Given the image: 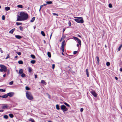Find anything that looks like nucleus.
Instances as JSON below:
<instances>
[{"instance_id": "nucleus-1", "label": "nucleus", "mask_w": 122, "mask_h": 122, "mask_svg": "<svg viewBox=\"0 0 122 122\" xmlns=\"http://www.w3.org/2000/svg\"><path fill=\"white\" fill-rule=\"evenodd\" d=\"M20 15L21 16V18H22V20L27 19L28 17V15L23 12H21L20 13Z\"/></svg>"}, {"instance_id": "nucleus-2", "label": "nucleus", "mask_w": 122, "mask_h": 122, "mask_svg": "<svg viewBox=\"0 0 122 122\" xmlns=\"http://www.w3.org/2000/svg\"><path fill=\"white\" fill-rule=\"evenodd\" d=\"M26 95L27 98L29 100H32L33 99V97L31 92L27 91L26 92Z\"/></svg>"}, {"instance_id": "nucleus-3", "label": "nucleus", "mask_w": 122, "mask_h": 122, "mask_svg": "<svg viewBox=\"0 0 122 122\" xmlns=\"http://www.w3.org/2000/svg\"><path fill=\"white\" fill-rule=\"evenodd\" d=\"M75 18H77V19H75L74 20L77 22L82 23H83L84 21L82 17H74Z\"/></svg>"}, {"instance_id": "nucleus-4", "label": "nucleus", "mask_w": 122, "mask_h": 122, "mask_svg": "<svg viewBox=\"0 0 122 122\" xmlns=\"http://www.w3.org/2000/svg\"><path fill=\"white\" fill-rule=\"evenodd\" d=\"M0 67L1 68V69H0V72L4 71L5 72H6L7 71V68L4 65H0Z\"/></svg>"}, {"instance_id": "nucleus-5", "label": "nucleus", "mask_w": 122, "mask_h": 122, "mask_svg": "<svg viewBox=\"0 0 122 122\" xmlns=\"http://www.w3.org/2000/svg\"><path fill=\"white\" fill-rule=\"evenodd\" d=\"M65 41H63L61 43V49L62 51L63 52L64 51V46H65Z\"/></svg>"}, {"instance_id": "nucleus-6", "label": "nucleus", "mask_w": 122, "mask_h": 122, "mask_svg": "<svg viewBox=\"0 0 122 122\" xmlns=\"http://www.w3.org/2000/svg\"><path fill=\"white\" fill-rule=\"evenodd\" d=\"M61 109L62 110H63V112H64L68 110V109L66 108V107L64 105H62L61 106Z\"/></svg>"}, {"instance_id": "nucleus-7", "label": "nucleus", "mask_w": 122, "mask_h": 122, "mask_svg": "<svg viewBox=\"0 0 122 122\" xmlns=\"http://www.w3.org/2000/svg\"><path fill=\"white\" fill-rule=\"evenodd\" d=\"M91 93L95 97H97V94L95 91H92L91 92Z\"/></svg>"}, {"instance_id": "nucleus-8", "label": "nucleus", "mask_w": 122, "mask_h": 122, "mask_svg": "<svg viewBox=\"0 0 122 122\" xmlns=\"http://www.w3.org/2000/svg\"><path fill=\"white\" fill-rule=\"evenodd\" d=\"M2 109H5L9 107L8 105L7 104H2Z\"/></svg>"}, {"instance_id": "nucleus-9", "label": "nucleus", "mask_w": 122, "mask_h": 122, "mask_svg": "<svg viewBox=\"0 0 122 122\" xmlns=\"http://www.w3.org/2000/svg\"><path fill=\"white\" fill-rule=\"evenodd\" d=\"M17 21H21L22 20V18H21V16L18 15L17 17Z\"/></svg>"}, {"instance_id": "nucleus-10", "label": "nucleus", "mask_w": 122, "mask_h": 122, "mask_svg": "<svg viewBox=\"0 0 122 122\" xmlns=\"http://www.w3.org/2000/svg\"><path fill=\"white\" fill-rule=\"evenodd\" d=\"M8 96L10 97H12L14 94V93L12 92H10L7 93Z\"/></svg>"}, {"instance_id": "nucleus-11", "label": "nucleus", "mask_w": 122, "mask_h": 122, "mask_svg": "<svg viewBox=\"0 0 122 122\" xmlns=\"http://www.w3.org/2000/svg\"><path fill=\"white\" fill-rule=\"evenodd\" d=\"M23 70L22 69H20L19 71V73L20 75L23 73Z\"/></svg>"}, {"instance_id": "nucleus-12", "label": "nucleus", "mask_w": 122, "mask_h": 122, "mask_svg": "<svg viewBox=\"0 0 122 122\" xmlns=\"http://www.w3.org/2000/svg\"><path fill=\"white\" fill-rule=\"evenodd\" d=\"M41 83L43 84L46 85V83L45 81L43 80H42L41 81Z\"/></svg>"}, {"instance_id": "nucleus-13", "label": "nucleus", "mask_w": 122, "mask_h": 122, "mask_svg": "<svg viewBox=\"0 0 122 122\" xmlns=\"http://www.w3.org/2000/svg\"><path fill=\"white\" fill-rule=\"evenodd\" d=\"M8 96L7 94H5L4 95H3L2 96H1V97H2L4 98H7Z\"/></svg>"}, {"instance_id": "nucleus-14", "label": "nucleus", "mask_w": 122, "mask_h": 122, "mask_svg": "<svg viewBox=\"0 0 122 122\" xmlns=\"http://www.w3.org/2000/svg\"><path fill=\"white\" fill-rule=\"evenodd\" d=\"M15 37L17 39H20L22 38L21 36L19 35H16Z\"/></svg>"}, {"instance_id": "nucleus-15", "label": "nucleus", "mask_w": 122, "mask_h": 122, "mask_svg": "<svg viewBox=\"0 0 122 122\" xmlns=\"http://www.w3.org/2000/svg\"><path fill=\"white\" fill-rule=\"evenodd\" d=\"M86 73L87 76L88 77L89 76V75L88 70V69H86Z\"/></svg>"}, {"instance_id": "nucleus-16", "label": "nucleus", "mask_w": 122, "mask_h": 122, "mask_svg": "<svg viewBox=\"0 0 122 122\" xmlns=\"http://www.w3.org/2000/svg\"><path fill=\"white\" fill-rule=\"evenodd\" d=\"M77 42L78 43L79 45L81 46V41L80 39H78V40H77Z\"/></svg>"}, {"instance_id": "nucleus-17", "label": "nucleus", "mask_w": 122, "mask_h": 122, "mask_svg": "<svg viewBox=\"0 0 122 122\" xmlns=\"http://www.w3.org/2000/svg\"><path fill=\"white\" fill-rule=\"evenodd\" d=\"M65 37L64 36H62L61 38L60 39V42L61 41L63 40L64 38Z\"/></svg>"}, {"instance_id": "nucleus-18", "label": "nucleus", "mask_w": 122, "mask_h": 122, "mask_svg": "<svg viewBox=\"0 0 122 122\" xmlns=\"http://www.w3.org/2000/svg\"><path fill=\"white\" fill-rule=\"evenodd\" d=\"M122 47V44L117 49V51H119L121 50V48Z\"/></svg>"}, {"instance_id": "nucleus-19", "label": "nucleus", "mask_w": 122, "mask_h": 122, "mask_svg": "<svg viewBox=\"0 0 122 122\" xmlns=\"http://www.w3.org/2000/svg\"><path fill=\"white\" fill-rule=\"evenodd\" d=\"M5 10L6 11H8L10 10V8L8 7H5Z\"/></svg>"}, {"instance_id": "nucleus-20", "label": "nucleus", "mask_w": 122, "mask_h": 122, "mask_svg": "<svg viewBox=\"0 0 122 122\" xmlns=\"http://www.w3.org/2000/svg\"><path fill=\"white\" fill-rule=\"evenodd\" d=\"M47 55L50 58L51 57V54L50 52H47Z\"/></svg>"}, {"instance_id": "nucleus-21", "label": "nucleus", "mask_w": 122, "mask_h": 122, "mask_svg": "<svg viewBox=\"0 0 122 122\" xmlns=\"http://www.w3.org/2000/svg\"><path fill=\"white\" fill-rule=\"evenodd\" d=\"M21 76L23 77H25V74L24 73H23L21 75Z\"/></svg>"}, {"instance_id": "nucleus-22", "label": "nucleus", "mask_w": 122, "mask_h": 122, "mask_svg": "<svg viewBox=\"0 0 122 122\" xmlns=\"http://www.w3.org/2000/svg\"><path fill=\"white\" fill-rule=\"evenodd\" d=\"M3 117L4 118H5L6 119H8V116L6 115L4 116Z\"/></svg>"}, {"instance_id": "nucleus-23", "label": "nucleus", "mask_w": 122, "mask_h": 122, "mask_svg": "<svg viewBox=\"0 0 122 122\" xmlns=\"http://www.w3.org/2000/svg\"><path fill=\"white\" fill-rule=\"evenodd\" d=\"M17 7L18 8H23V6L21 5H17Z\"/></svg>"}, {"instance_id": "nucleus-24", "label": "nucleus", "mask_w": 122, "mask_h": 122, "mask_svg": "<svg viewBox=\"0 0 122 122\" xmlns=\"http://www.w3.org/2000/svg\"><path fill=\"white\" fill-rule=\"evenodd\" d=\"M18 63L20 64H22L23 63V62L22 61H18Z\"/></svg>"}, {"instance_id": "nucleus-25", "label": "nucleus", "mask_w": 122, "mask_h": 122, "mask_svg": "<svg viewBox=\"0 0 122 122\" xmlns=\"http://www.w3.org/2000/svg\"><path fill=\"white\" fill-rule=\"evenodd\" d=\"M41 34L43 36H45V35L44 31H41Z\"/></svg>"}, {"instance_id": "nucleus-26", "label": "nucleus", "mask_w": 122, "mask_h": 122, "mask_svg": "<svg viewBox=\"0 0 122 122\" xmlns=\"http://www.w3.org/2000/svg\"><path fill=\"white\" fill-rule=\"evenodd\" d=\"M56 109L58 110H59L60 109L59 107V105L58 104L56 105Z\"/></svg>"}, {"instance_id": "nucleus-27", "label": "nucleus", "mask_w": 122, "mask_h": 122, "mask_svg": "<svg viewBox=\"0 0 122 122\" xmlns=\"http://www.w3.org/2000/svg\"><path fill=\"white\" fill-rule=\"evenodd\" d=\"M36 62V61L35 60H33L30 61V62L31 63L34 64Z\"/></svg>"}, {"instance_id": "nucleus-28", "label": "nucleus", "mask_w": 122, "mask_h": 122, "mask_svg": "<svg viewBox=\"0 0 122 122\" xmlns=\"http://www.w3.org/2000/svg\"><path fill=\"white\" fill-rule=\"evenodd\" d=\"M35 17H33L32 20H30V22H33V21H34L35 20Z\"/></svg>"}, {"instance_id": "nucleus-29", "label": "nucleus", "mask_w": 122, "mask_h": 122, "mask_svg": "<svg viewBox=\"0 0 122 122\" xmlns=\"http://www.w3.org/2000/svg\"><path fill=\"white\" fill-rule=\"evenodd\" d=\"M10 117L11 118H13L14 117L13 115L12 114H9Z\"/></svg>"}, {"instance_id": "nucleus-30", "label": "nucleus", "mask_w": 122, "mask_h": 122, "mask_svg": "<svg viewBox=\"0 0 122 122\" xmlns=\"http://www.w3.org/2000/svg\"><path fill=\"white\" fill-rule=\"evenodd\" d=\"M30 56L33 59H35L36 58V57L35 56L33 55H30Z\"/></svg>"}, {"instance_id": "nucleus-31", "label": "nucleus", "mask_w": 122, "mask_h": 122, "mask_svg": "<svg viewBox=\"0 0 122 122\" xmlns=\"http://www.w3.org/2000/svg\"><path fill=\"white\" fill-rule=\"evenodd\" d=\"M46 3L47 4H52V2L51 1H47Z\"/></svg>"}, {"instance_id": "nucleus-32", "label": "nucleus", "mask_w": 122, "mask_h": 122, "mask_svg": "<svg viewBox=\"0 0 122 122\" xmlns=\"http://www.w3.org/2000/svg\"><path fill=\"white\" fill-rule=\"evenodd\" d=\"M29 121H30L32 122H34L35 121L32 118H30L29 120Z\"/></svg>"}, {"instance_id": "nucleus-33", "label": "nucleus", "mask_w": 122, "mask_h": 122, "mask_svg": "<svg viewBox=\"0 0 122 122\" xmlns=\"http://www.w3.org/2000/svg\"><path fill=\"white\" fill-rule=\"evenodd\" d=\"M19 27L20 30H21V31H22L23 30V27H22L21 26H20Z\"/></svg>"}, {"instance_id": "nucleus-34", "label": "nucleus", "mask_w": 122, "mask_h": 122, "mask_svg": "<svg viewBox=\"0 0 122 122\" xmlns=\"http://www.w3.org/2000/svg\"><path fill=\"white\" fill-rule=\"evenodd\" d=\"M5 92V89H0V92Z\"/></svg>"}, {"instance_id": "nucleus-35", "label": "nucleus", "mask_w": 122, "mask_h": 122, "mask_svg": "<svg viewBox=\"0 0 122 122\" xmlns=\"http://www.w3.org/2000/svg\"><path fill=\"white\" fill-rule=\"evenodd\" d=\"M29 72L31 73L32 71V69L30 67H29V70H28Z\"/></svg>"}, {"instance_id": "nucleus-36", "label": "nucleus", "mask_w": 122, "mask_h": 122, "mask_svg": "<svg viewBox=\"0 0 122 122\" xmlns=\"http://www.w3.org/2000/svg\"><path fill=\"white\" fill-rule=\"evenodd\" d=\"M73 39L75 40H76L77 41L79 39L78 38L76 37L75 36H73Z\"/></svg>"}, {"instance_id": "nucleus-37", "label": "nucleus", "mask_w": 122, "mask_h": 122, "mask_svg": "<svg viewBox=\"0 0 122 122\" xmlns=\"http://www.w3.org/2000/svg\"><path fill=\"white\" fill-rule=\"evenodd\" d=\"M64 104L67 107H70V105L66 102L64 103Z\"/></svg>"}, {"instance_id": "nucleus-38", "label": "nucleus", "mask_w": 122, "mask_h": 122, "mask_svg": "<svg viewBox=\"0 0 122 122\" xmlns=\"http://www.w3.org/2000/svg\"><path fill=\"white\" fill-rule=\"evenodd\" d=\"M25 89L27 90H29L30 89V88L29 87L27 86L25 87Z\"/></svg>"}, {"instance_id": "nucleus-39", "label": "nucleus", "mask_w": 122, "mask_h": 122, "mask_svg": "<svg viewBox=\"0 0 122 122\" xmlns=\"http://www.w3.org/2000/svg\"><path fill=\"white\" fill-rule=\"evenodd\" d=\"M14 32L13 30H11L10 31H9V33H11V34H12Z\"/></svg>"}, {"instance_id": "nucleus-40", "label": "nucleus", "mask_w": 122, "mask_h": 122, "mask_svg": "<svg viewBox=\"0 0 122 122\" xmlns=\"http://www.w3.org/2000/svg\"><path fill=\"white\" fill-rule=\"evenodd\" d=\"M110 65V63L109 62H107L106 63V65L107 66H109Z\"/></svg>"}, {"instance_id": "nucleus-41", "label": "nucleus", "mask_w": 122, "mask_h": 122, "mask_svg": "<svg viewBox=\"0 0 122 122\" xmlns=\"http://www.w3.org/2000/svg\"><path fill=\"white\" fill-rule=\"evenodd\" d=\"M16 25H19L22 24V23H19V22H16Z\"/></svg>"}, {"instance_id": "nucleus-42", "label": "nucleus", "mask_w": 122, "mask_h": 122, "mask_svg": "<svg viewBox=\"0 0 122 122\" xmlns=\"http://www.w3.org/2000/svg\"><path fill=\"white\" fill-rule=\"evenodd\" d=\"M97 61L98 63L99 61V59L98 56L97 57Z\"/></svg>"}, {"instance_id": "nucleus-43", "label": "nucleus", "mask_w": 122, "mask_h": 122, "mask_svg": "<svg viewBox=\"0 0 122 122\" xmlns=\"http://www.w3.org/2000/svg\"><path fill=\"white\" fill-rule=\"evenodd\" d=\"M53 15H56V16H58V14H56L54 13H53Z\"/></svg>"}, {"instance_id": "nucleus-44", "label": "nucleus", "mask_w": 122, "mask_h": 122, "mask_svg": "<svg viewBox=\"0 0 122 122\" xmlns=\"http://www.w3.org/2000/svg\"><path fill=\"white\" fill-rule=\"evenodd\" d=\"M2 20H4L5 19V17L4 15H3L2 17Z\"/></svg>"}, {"instance_id": "nucleus-45", "label": "nucleus", "mask_w": 122, "mask_h": 122, "mask_svg": "<svg viewBox=\"0 0 122 122\" xmlns=\"http://www.w3.org/2000/svg\"><path fill=\"white\" fill-rule=\"evenodd\" d=\"M109 7L110 8H112V5L110 4H109Z\"/></svg>"}, {"instance_id": "nucleus-46", "label": "nucleus", "mask_w": 122, "mask_h": 122, "mask_svg": "<svg viewBox=\"0 0 122 122\" xmlns=\"http://www.w3.org/2000/svg\"><path fill=\"white\" fill-rule=\"evenodd\" d=\"M13 81H11L10 82L9 84L10 85H11L13 84Z\"/></svg>"}, {"instance_id": "nucleus-47", "label": "nucleus", "mask_w": 122, "mask_h": 122, "mask_svg": "<svg viewBox=\"0 0 122 122\" xmlns=\"http://www.w3.org/2000/svg\"><path fill=\"white\" fill-rule=\"evenodd\" d=\"M18 55H21V53L20 52H17L16 53Z\"/></svg>"}, {"instance_id": "nucleus-48", "label": "nucleus", "mask_w": 122, "mask_h": 122, "mask_svg": "<svg viewBox=\"0 0 122 122\" xmlns=\"http://www.w3.org/2000/svg\"><path fill=\"white\" fill-rule=\"evenodd\" d=\"M55 65L54 64H53L52 65V68L54 69L55 68Z\"/></svg>"}, {"instance_id": "nucleus-49", "label": "nucleus", "mask_w": 122, "mask_h": 122, "mask_svg": "<svg viewBox=\"0 0 122 122\" xmlns=\"http://www.w3.org/2000/svg\"><path fill=\"white\" fill-rule=\"evenodd\" d=\"M9 56V54H8L7 56V57H6V58L5 59H7V58H10V57Z\"/></svg>"}, {"instance_id": "nucleus-50", "label": "nucleus", "mask_w": 122, "mask_h": 122, "mask_svg": "<svg viewBox=\"0 0 122 122\" xmlns=\"http://www.w3.org/2000/svg\"><path fill=\"white\" fill-rule=\"evenodd\" d=\"M77 51H74L73 52V53H74V54H75L77 53Z\"/></svg>"}, {"instance_id": "nucleus-51", "label": "nucleus", "mask_w": 122, "mask_h": 122, "mask_svg": "<svg viewBox=\"0 0 122 122\" xmlns=\"http://www.w3.org/2000/svg\"><path fill=\"white\" fill-rule=\"evenodd\" d=\"M68 24L69 26H71V23L69 21L68 23Z\"/></svg>"}, {"instance_id": "nucleus-52", "label": "nucleus", "mask_w": 122, "mask_h": 122, "mask_svg": "<svg viewBox=\"0 0 122 122\" xmlns=\"http://www.w3.org/2000/svg\"><path fill=\"white\" fill-rule=\"evenodd\" d=\"M83 109L82 108H81L80 109V111L81 112H82L83 111Z\"/></svg>"}, {"instance_id": "nucleus-53", "label": "nucleus", "mask_w": 122, "mask_h": 122, "mask_svg": "<svg viewBox=\"0 0 122 122\" xmlns=\"http://www.w3.org/2000/svg\"><path fill=\"white\" fill-rule=\"evenodd\" d=\"M0 51L1 52V53H3V51L1 50V49L0 48Z\"/></svg>"}, {"instance_id": "nucleus-54", "label": "nucleus", "mask_w": 122, "mask_h": 122, "mask_svg": "<svg viewBox=\"0 0 122 122\" xmlns=\"http://www.w3.org/2000/svg\"><path fill=\"white\" fill-rule=\"evenodd\" d=\"M37 75H35V78H36H36H37Z\"/></svg>"}, {"instance_id": "nucleus-55", "label": "nucleus", "mask_w": 122, "mask_h": 122, "mask_svg": "<svg viewBox=\"0 0 122 122\" xmlns=\"http://www.w3.org/2000/svg\"><path fill=\"white\" fill-rule=\"evenodd\" d=\"M120 71H122V68H120Z\"/></svg>"}, {"instance_id": "nucleus-56", "label": "nucleus", "mask_w": 122, "mask_h": 122, "mask_svg": "<svg viewBox=\"0 0 122 122\" xmlns=\"http://www.w3.org/2000/svg\"><path fill=\"white\" fill-rule=\"evenodd\" d=\"M52 33H51V35H50V39L51 38V36H52Z\"/></svg>"}, {"instance_id": "nucleus-57", "label": "nucleus", "mask_w": 122, "mask_h": 122, "mask_svg": "<svg viewBox=\"0 0 122 122\" xmlns=\"http://www.w3.org/2000/svg\"><path fill=\"white\" fill-rule=\"evenodd\" d=\"M65 28H64L63 29V32L64 31H65Z\"/></svg>"}, {"instance_id": "nucleus-58", "label": "nucleus", "mask_w": 122, "mask_h": 122, "mask_svg": "<svg viewBox=\"0 0 122 122\" xmlns=\"http://www.w3.org/2000/svg\"><path fill=\"white\" fill-rule=\"evenodd\" d=\"M115 79L116 80H117L118 79V78L117 77H115Z\"/></svg>"}, {"instance_id": "nucleus-59", "label": "nucleus", "mask_w": 122, "mask_h": 122, "mask_svg": "<svg viewBox=\"0 0 122 122\" xmlns=\"http://www.w3.org/2000/svg\"><path fill=\"white\" fill-rule=\"evenodd\" d=\"M6 76V74H4L3 75V76L4 77H5Z\"/></svg>"}, {"instance_id": "nucleus-60", "label": "nucleus", "mask_w": 122, "mask_h": 122, "mask_svg": "<svg viewBox=\"0 0 122 122\" xmlns=\"http://www.w3.org/2000/svg\"><path fill=\"white\" fill-rule=\"evenodd\" d=\"M48 97L49 99L50 98V96L49 95H48Z\"/></svg>"}, {"instance_id": "nucleus-61", "label": "nucleus", "mask_w": 122, "mask_h": 122, "mask_svg": "<svg viewBox=\"0 0 122 122\" xmlns=\"http://www.w3.org/2000/svg\"><path fill=\"white\" fill-rule=\"evenodd\" d=\"M43 5H41L40 6V8H41H41L43 6Z\"/></svg>"}, {"instance_id": "nucleus-62", "label": "nucleus", "mask_w": 122, "mask_h": 122, "mask_svg": "<svg viewBox=\"0 0 122 122\" xmlns=\"http://www.w3.org/2000/svg\"><path fill=\"white\" fill-rule=\"evenodd\" d=\"M3 110H0V112H2L3 111Z\"/></svg>"}, {"instance_id": "nucleus-63", "label": "nucleus", "mask_w": 122, "mask_h": 122, "mask_svg": "<svg viewBox=\"0 0 122 122\" xmlns=\"http://www.w3.org/2000/svg\"><path fill=\"white\" fill-rule=\"evenodd\" d=\"M44 43L45 44L46 43V42L45 40H44Z\"/></svg>"}, {"instance_id": "nucleus-64", "label": "nucleus", "mask_w": 122, "mask_h": 122, "mask_svg": "<svg viewBox=\"0 0 122 122\" xmlns=\"http://www.w3.org/2000/svg\"><path fill=\"white\" fill-rule=\"evenodd\" d=\"M18 57V56H15V58H16Z\"/></svg>"}]
</instances>
